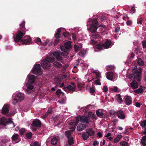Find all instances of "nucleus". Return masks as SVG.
Listing matches in <instances>:
<instances>
[{"mask_svg": "<svg viewBox=\"0 0 146 146\" xmlns=\"http://www.w3.org/2000/svg\"><path fill=\"white\" fill-rule=\"evenodd\" d=\"M100 79H98L95 81V84L96 85H100L101 84V82H100Z\"/></svg>", "mask_w": 146, "mask_h": 146, "instance_id": "47", "label": "nucleus"}, {"mask_svg": "<svg viewBox=\"0 0 146 146\" xmlns=\"http://www.w3.org/2000/svg\"><path fill=\"white\" fill-rule=\"evenodd\" d=\"M54 66L57 68H60L62 67V65L60 62L57 61H55L53 63Z\"/></svg>", "mask_w": 146, "mask_h": 146, "instance_id": "18", "label": "nucleus"}, {"mask_svg": "<svg viewBox=\"0 0 146 146\" xmlns=\"http://www.w3.org/2000/svg\"><path fill=\"white\" fill-rule=\"evenodd\" d=\"M25 131V128H22L21 129L19 130V133L20 135H22Z\"/></svg>", "mask_w": 146, "mask_h": 146, "instance_id": "42", "label": "nucleus"}, {"mask_svg": "<svg viewBox=\"0 0 146 146\" xmlns=\"http://www.w3.org/2000/svg\"><path fill=\"white\" fill-rule=\"evenodd\" d=\"M63 35L65 37L68 36L69 35V33L67 32H65L63 33Z\"/></svg>", "mask_w": 146, "mask_h": 146, "instance_id": "57", "label": "nucleus"}, {"mask_svg": "<svg viewBox=\"0 0 146 146\" xmlns=\"http://www.w3.org/2000/svg\"><path fill=\"white\" fill-rule=\"evenodd\" d=\"M137 63L139 66H143L144 64V62L141 59H138Z\"/></svg>", "mask_w": 146, "mask_h": 146, "instance_id": "40", "label": "nucleus"}, {"mask_svg": "<svg viewBox=\"0 0 146 146\" xmlns=\"http://www.w3.org/2000/svg\"><path fill=\"white\" fill-rule=\"evenodd\" d=\"M103 110L102 109H99L97 110L96 111L97 115L100 117H103V115H104L103 113Z\"/></svg>", "mask_w": 146, "mask_h": 146, "instance_id": "16", "label": "nucleus"}, {"mask_svg": "<svg viewBox=\"0 0 146 146\" xmlns=\"http://www.w3.org/2000/svg\"><path fill=\"white\" fill-rule=\"evenodd\" d=\"M60 34L59 33H56L55 35V36L56 38L58 39L60 38Z\"/></svg>", "mask_w": 146, "mask_h": 146, "instance_id": "61", "label": "nucleus"}, {"mask_svg": "<svg viewBox=\"0 0 146 146\" xmlns=\"http://www.w3.org/2000/svg\"><path fill=\"white\" fill-rule=\"evenodd\" d=\"M41 70L40 64H36L35 65L34 68L33 69L32 72L34 74L39 75L42 74Z\"/></svg>", "mask_w": 146, "mask_h": 146, "instance_id": "7", "label": "nucleus"}, {"mask_svg": "<svg viewBox=\"0 0 146 146\" xmlns=\"http://www.w3.org/2000/svg\"><path fill=\"white\" fill-rule=\"evenodd\" d=\"M84 84L81 83H79L78 84L77 87L79 88L83 87L84 86Z\"/></svg>", "mask_w": 146, "mask_h": 146, "instance_id": "51", "label": "nucleus"}, {"mask_svg": "<svg viewBox=\"0 0 146 146\" xmlns=\"http://www.w3.org/2000/svg\"><path fill=\"white\" fill-rule=\"evenodd\" d=\"M89 134V136H93L94 135L95 132L92 129L89 128L88 129L87 131Z\"/></svg>", "mask_w": 146, "mask_h": 146, "instance_id": "25", "label": "nucleus"}, {"mask_svg": "<svg viewBox=\"0 0 146 146\" xmlns=\"http://www.w3.org/2000/svg\"><path fill=\"white\" fill-rule=\"evenodd\" d=\"M10 141V139H9L8 138H3V139H2V140H1V142L2 143H3V144H5L6 143H7L9 142Z\"/></svg>", "mask_w": 146, "mask_h": 146, "instance_id": "32", "label": "nucleus"}, {"mask_svg": "<svg viewBox=\"0 0 146 146\" xmlns=\"http://www.w3.org/2000/svg\"><path fill=\"white\" fill-rule=\"evenodd\" d=\"M58 142V139L56 137H54L52 139L51 141V143L53 145H56Z\"/></svg>", "mask_w": 146, "mask_h": 146, "instance_id": "30", "label": "nucleus"}, {"mask_svg": "<svg viewBox=\"0 0 146 146\" xmlns=\"http://www.w3.org/2000/svg\"><path fill=\"white\" fill-rule=\"evenodd\" d=\"M65 135L67 138L72 137L71 136V133L69 131H66L65 132Z\"/></svg>", "mask_w": 146, "mask_h": 146, "instance_id": "33", "label": "nucleus"}, {"mask_svg": "<svg viewBox=\"0 0 146 146\" xmlns=\"http://www.w3.org/2000/svg\"><path fill=\"white\" fill-rule=\"evenodd\" d=\"M61 93H62L61 90L60 89H59L56 91L55 94L56 95L58 96Z\"/></svg>", "mask_w": 146, "mask_h": 146, "instance_id": "50", "label": "nucleus"}, {"mask_svg": "<svg viewBox=\"0 0 146 146\" xmlns=\"http://www.w3.org/2000/svg\"><path fill=\"white\" fill-rule=\"evenodd\" d=\"M55 60L54 58L52 56L46 57L44 60L41 62V65L42 67L44 69H48L50 66V62H54Z\"/></svg>", "mask_w": 146, "mask_h": 146, "instance_id": "4", "label": "nucleus"}, {"mask_svg": "<svg viewBox=\"0 0 146 146\" xmlns=\"http://www.w3.org/2000/svg\"><path fill=\"white\" fill-rule=\"evenodd\" d=\"M95 90L94 89V88L92 87H90V93L92 94H93Z\"/></svg>", "mask_w": 146, "mask_h": 146, "instance_id": "53", "label": "nucleus"}, {"mask_svg": "<svg viewBox=\"0 0 146 146\" xmlns=\"http://www.w3.org/2000/svg\"><path fill=\"white\" fill-rule=\"evenodd\" d=\"M32 133L31 132L27 133H26V137L29 139H31L32 137Z\"/></svg>", "mask_w": 146, "mask_h": 146, "instance_id": "36", "label": "nucleus"}, {"mask_svg": "<svg viewBox=\"0 0 146 146\" xmlns=\"http://www.w3.org/2000/svg\"><path fill=\"white\" fill-rule=\"evenodd\" d=\"M123 20H126V19H129V17L127 16V14H123Z\"/></svg>", "mask_w": 146, "mask_h": 146, "instance_id": "49", "label": "nucleus"}, {"mask_svg": "<svg viewBox=\"0 0 146 146\" xmlns=\"http://www.w3.org/2000/svg\"><path fill=\"white\" fill-rule=\"evenodd\" d=\"M142 72L141 68L139 67L137 70L135 71L134 73L135 75L133 74H130L129 78L131 80H137L139 82L141 80V72Z\"/></svg>", "mask_w": 146, "mask_h": 146, "instance_id": "5", "label": "nucleus"}, {"mask_svg": "<svg viewBox=\"0 0 146 146\" xmlns=\"http://www.w3.org/2000/svg\"><path fill=\"white\" fill-rule=\"evenodd\" d=\"M89 22L90 23H89L90 25V31L92 33L96 32L97 29L100 27H101L104 29V30L102 31V32H104L106 29V27L104 25H99L97 19H90Z\"/></svg>", "mask_w": 146, "mask_h": 146, "instance_id": "2", "label": "nucleus"}, {"mask_svg": "<svg viewBox=\"0 0 146 146\" xmlns=\"http://www.w3.org/2000/svg\"><path fill=\"white\" fill-rule=\"evenodd\" d=\"M88 115L89 117H91L92 119H96V115L92 112L88 113Z\"/></svg>", "mask_w": 146, "mask_h": 146, "instance_id": "34", "label": "nucleus"}, {"mask_svg": "<svg viewBox=\"0 0 146 146\" xmlns=\"http://www.w3.org/2000/svg\"><path fill=\"white\" fill-rule=\"evenodd\" d=\"M9 123H12L13 124V127H15V124L13 123V122L12 121V119L11 118H9L8 120V121L6 122V125L8 124Z\"/></svg>", "mask_w": 146, "mask_h": 146, "instance_id": "37", "label": "nucleus"}, {"mask_svg": "<svg viewBox=\"0 0 146 146\" xmlns=\"http://www.w3.org/2000/svg\"><path fill=\"white\" fill-rule=\"evenodd\" d=\"M106 17L104 15L101 16L100 18V19L102 21L106 19Z\"/></svg>", "mask_w": 146, "mask_h": 146, "instance_id": "59", "label": "nucleus"}, {"mask_svg": "<svg viewBox=\"0 0 146 146\" xmlns=\"http://www.w3.org/2000/svg\"><path fill=\"white\" fill-rule=\"evenodd\" d=\"M86 125L83 124H79L77 127V129L78 131H81L86 128Z\"/></svg>", "mask_w": 146, "mask_h": 146, "instance_id": "15", "label": "nucleus"}, {"mask_svg": "<svg viewBox=\"0 0 146 146\" xmlns=\"http://www.w3.org/2000/svg\"><path fill=\"white\" fill-rule=\"evenodd\" d=\"M142 43L143 46V48H145L146 47V41H143Z\"/></svg>", "mask_w": 146, "mask_h": 146, "instance_id": "62", "label": "nucleus"}, {"mask_svg": "<svg viewBox=\"0 0 146 146\" xmlns=\"http://www.w3.org/2000/svg\"><path fill=\"white\" fill-rule=\"evenodd\" d=\"M9 111V106L8 105H4L2 110V114L6 115Z\"/></svg>", "mask_w": 146, "mask_h": 146, "instance_id": "11", "label": "nucleus"}, {"mask_svg": "<svg viewBox=\"0 0 146 146\" xmlns=\"http://www.w3.org/2000/svg\"><path fill=\"white\" fill-rule=\"evenodd\" d=\"M114 142L115 143L119 142V135H117V137L114 139Z\"/></svg>", "mask_w": 146, "mask_h": 146, "instance_id": "58", "label": "nucleus"}, {"mask_svg": "<svg viewBox=\"0 0 146 146\" xmlns=\"http://www.w3.org/2000/svg\"><path fill=\"white\" fill-rule=\"evenodd\" d=\"M74 48L75 51L76 52H77L80 49L79 46L76 45H74Z\"/></svg>", "mask_w": 146, "mask_h": 146, "instance_id": "46", "label": "nucleus"}, {"mask_svg": "<svg viewBox=\"0 0 146 146\" xmlns=\"http://www.w3.org/2000/svg\"><path fill=\"white\" fill-rule=\"evenodd\" d=\"M86 52V51L85 50L82 49L79 52V54L80 56L83 57L84 56Z\"/></svg>", "mask_w": 146, "mask_h": 146, "instance_id": "29", "label": "nucleus"}, {"mask_svg": "<svg viewBox=\"0 0 146 146\" xmlns=\"http://www.w3.org/2000/svg\"><path fill=\"white\" fill-rule=\"evenodd\" d=\"M31 84L29 83L28 84L27 86V90L29 92L30 91H31V90L33 89L34 88V86Z\"/></svg>", "mask_w": 146, "mask_h": 146, "instance_id": "28", "label": "nucleus"}, {"mask_svg": "<svg viewBox=\"0 0 146 146\" xmlns=\"http://www.w3.org/2000/svg\"><path fill=\"white\" fill-rule=\"evenodd\" d=\"M141 125L142 127H146V120L143 121L141 123Z\"/></svg>", "mask_w": 146, "mask_h": 146, "instance_id": "48", "label": "nucleus"}, {"mask_svg": "<svg viewBox=\"0 0 146 146\" xmlns=\"http://www.w3.org/2000/svg\"><path fill=\"white\" fill-rule=\"evenodd\" d=\"M135 93L139 94H141L143 92V90L141 88H139L134 91Z\"/></svg>", "mask_w": 146, "mask_h": 146, "instance_id": "35", "label": "nucleus"}, {"mask_svg": "<svg viewBox=\"0 0 146 146\" xmlns=\"http://www.w3.org/2000/svg\"><path fill=\"white\" fill-rule=\"evenodd\" d=\"M90 118L88 115L81 116L79 115L75 117L72 122L70 123H72L74 126L73 127L75 129L76 128L75 126L78 124L79 121L84 123L87 124L90 121Z\"/></svg>", "mask_w": 146, "mask_h": 146, "instance_id": "3", "label": "nucleus"}, {"mask_svg": "<svg viewBox=\"0 0 146 146\" xmlns=\"http://www.w3.org/2000/svg\"><path fill=\"white\" fill-rule=\"evenodd\" d=\"M131 88L133 89H136L138 87V84L137 82L134 80L131 83Z\"/></svg>", "mask_w": 146, "mask_h": 146, "instance_id": "19", "label": "nucleus"}, {"mask_svg": "<svg viewBox=\"0 0 146 146\" xmlns=\"http://www.w3.org/2000/svg\"><path fill=\"white\" fill-rule=\"evenodd\" d=\"M41 125V121L38 119H35L32 122V125L35 127H40Z\"/></svg>", "mask_w": 146, "mask_h": 146, "instance_id": "10", "label": "nucleus"}, {"mask_svg": "<svg viewBox=\"0 0 146 146\" xmlns=\"http://www.w3.org/2000/svg\"><path fill=\"white\" fill-rule=\"evenodd\" d=\"M29 82L30 84H33L35 82L36 79L35 76L33 75H30L28 76Z\"/></svg>", "mask_w": 146, "mask_h": 146, "instance_id": "14", "label": "nucleus"}, {"mask_svg": "<svg viewBox=\"0 0 146 146\" xmlns=\"http://www.w3.org/2000/svg\"><path fill=\"white\" fill-rule=\"evenodd\" d=\"M141 143L142 145L144 146H146V141H144L142 139Z\"/></svg>", "mask_w": 146, "mask_h": 146, "instance_id": "63", "label": "nucleus"}, {"mask_svg": "<svg viewBox=\"0 0 146 146\" xmlns=\"http://www.w3.org/2000/svg\"><path fill=\"white\" fill-rule=\"evenodd\" d=\"M125 100L126 105H129L132 103V99L130 96H126L125 97Z\"/></svg>", "mask_w": 146, "mask_h": 146, "instance_id": "13", "label": "nucleus"}, {"mask_svg": "<svg viewBox=\"0 0 146 146\" xmlns=\"http://www.w3.org/2000/svg\"><path fill=\"white\" fill-rule=\"evenodd\" d=\"M106 68L107 70L110 71L111 72L113 73L115 68L114 66L108 65L106 67Z\"/></svg>", "mask_w": 146, "mask_h": 146, "instance_id": "20", "label": "nucleus"}, {"mask_svg": "<svg viewBox=\"0 0 146 146\" xmlns=\"http://www.w3.org/2000/svg\"><path fill=\"white\" fill-rule=\"evenodd\" d=\"M35 42L39 45L41 44V39L39 38H37L36 39Z\"/></svg>", "mask_w": 146, "mask_h": 146, "instance_id": "44", "label": "nucleus"}, {"mask_svg": "<svg viewBox=\"0 0 146 146\" xmlns=\"http://www.w3.org/2000/svg\"><path fill=\"white\" fill-rule=\"evenodd\" d=\"M106 73V77L109 80H112L114 75V73L111 72H107Z\"/></svg>", "mask_w": 146, "mask_h": 146, "instance_id": "17", "label": "nucleus"}, {"mask_svg": "<svg viewBox=\"0 0 146 146\" xmlns=\"http://www.w3.org/2000/svg\"><path fill=\"white\" fill-rule=\"evenodd\" d=\"M110 115L112 116L113 117H115L116 116V114L117 116L119 117V111H118L117 113L113 110H111L110 111Z\"/></svg>", "mask_w": 146, "mask_h": 146, "instance_id": "21", "label": "nucleus"}, {"mask_svg": "<svg viewBox=\"0 0 146 146\" xmlns=\"http://www.w3.org/2000/svg\"><path fill=\"white\" fill-rule=\"evenodd\" d=\"M71 84L72 86L69 85L66 87L64 86L63 87L64 90L66 91H74L76 88L75 83L74 82H72Z\"/></svg>", "mask_w": 146, "mask_h": 146, "instance_id": "9", "label": "nucleus"}, {"mask_svg": "<svg viewBox=\"0 0 146 146\" xmlns=\"http://www.w3.org/2000/svg\"><path fill=\"white\" fill-rule=\"evenodd\" d=\"M89 134L87 131L83 133L82 137L84 140H86L89 138Z\"/></svg>", "mask_w": 146, "mask_h": 146, "instance_id": "22", "label": "nucleus"}, {"mask_svg": "<svg viewBox=\"0 0 146 146\" xmlns=\"http://www.w3.org/2000/svg\"><path fill=\"white\" fill-rule=\"evenodd\" d=\"M72 38L74 40H75L76 39V35L75 33H73L72 34Z\"/></svg>", "mask_w": 146, "mask_h": 146, "instance_id": "60", "label": "nucleus"}, {"mask_svg": "<svg viewBox=\"0 0 146 146\" xmlns=\"http://www.w3.org/2000/svg\"><path fill=\"white\" fill-rule=\"evenodd\" d=\"M125 118V116L123 111L121 110H119V118L123 119Z\"/></svg>", "mask_w": 146, "mask_h": 146, "instance_id": "24", "label": "nucleus"}, {"mask_svg": "<svg viewBox=\"0 0 146 146\" xmlns=\"http://www.w3.org/2000/svg\"><path fill=\"white\" fill-rule=\"evenodd\" d=\"M64 45L67 50L70 49L71 47V42L70 41H68L65 43Z\"/></svg>", "mask_w": 146, "mask_h": 146, "instance_id": "26", "label": "nucleus"}, {"mask_svg": "<svg viewBox=\"0 0 146 146\" xmlns=\"http://www.w3.org/2000/svg\"><path fill=\"white\" fill-rule=\"evenodd\" d=\"M120 145L121 146H128V143L125 141H122L120 143Z\"/></svg>", "mask_w": 146, "mask_h": 146, "instance_id": "39", "label": "nucleus"}, {"mask_svg": "<svg viewBox=\"0 0 146 146\" xmlns=\"http://www.w3.org/2000/svg\"><path fill=\"white\" fill-rule=\"evenodd\" d=\"M53 55L58 61H60L62 59V57L58 52H54L53 53Z\"/></svg>", "mask_w": 146, "mask_h": 146, "instance_id": "12", "label": "nucleus"}, {"mask_svg": "<svg viewBox=\"0 0 146 146\" xmlns=\"http://www.w3.org/2000/svg\"><path fill=\"white\" fill-rule=\"evenodd\" d=\"M95 73L96 74V79H97L100 77H101V74L100 73L98 72H96Z\"/></svg>", "mask_w": 146, "mask_h": 146, "instance_id": "56", "label": "nucleus"}, {"mask_svg": "<svg viewBox=\"0 0 146 146\" xmlns=\"http://www.w3.org/2000/svg\"><path fill=\"white\" fill-rule=\"evenodd\" d=\"M7 119L3 117L0 118V124L3 125L4 126L6 125V122Z\"/></svg>", "mask_w": 146, "mask_h": 146, "instance_id": "23", "label": "nucleus"}, {"mask_svg": "<svg viewBox=\"0 0 146 146\" xmlns=\"http://www.w3.org/2000/svg\"><path fill=\"white\" fill-rule=\"evenodd\" d=\"M130 11L132 13H134L135 12V8L134 7L132 6Z\"/></svg>", "mask_w": 146, "mask_h": 146, "instance_id": "64", "label": "nucleus"}, {"mask_svg": "<svg viewBox=\"0 0 146 146\" xmlns=\"http://www.w3.org/2000/svg\"><path fill=\"white\" fill-rule=\"evenodd\" d=\"M60 117L58 115H56L54 117L53 116L52 117V118L54 122L60 119Z\"/></svg>", "mask_w": 146, "mask_h": 146, "instance_id": "43", "label": "nucleus"}, {"mask_svg": "<svg viewBox=\"0 0 146 146\" xmlns=\"http://www.w3.org/2000/svg\"><path fill=\"white\" fill-rule=\"evenodd\" d=\"M99 40H91V43L92 45H94L95 44H96L97 42Z\"/></svg>", "mask_w": 146, "mask_h": 146, "instance_id": "54", "label": "nucleus"}, {"mask_svg": "<svg viewBox=\"0 0 146 146\" xmlns=\"http://www.w3.org/2000/svg\"><path fill=\"white\" fill-rule=\"evenodd\" d=\"M111 44V42L108 40L103 44H97L96 46V48L99 50H101L104 48H108L110 47Z\"/></svg>", "mask_w": 146, "mask_h": 146, "instance_id": "6", "label": "nucleus"}, {"mask_svg": "<svg viewBox=\"0 0 146 146\" xmlns=\"http://www.w3.org/2000/svg\"><path fill=\"white\" fill-rule=\"evenodd\" d=\"M19 137V136L18 134L15 133L12 136L11 139L13 140L16 141L18 139Z\"/></svg>", "mask_w": 146, "mask_h": 146, "instance_id": "31", "label": "nucleus"}, {"mask_svg": "<svg viewBox=\"0 0 146 146\" xmlns=\"http://www.w3.org/2000/svg\"><path fill=\"white\" fill-rule=\"evenodd\" d=\"M60 48L61 50L64 52H66L67 50L66 48L64 45V46L61 45L60 46Z\"/></svg>", "mask_w": 146, "mask_h": 146, "instance_id": "41", "label": "nucleus"}, {"mask_svg": "<svg viewBox=\"0 0 146 146\" xmlns=\"http://www.w3.org/2000/svg\"><path fill=\"white\" fill-rule=\"evenodd\" d=\"M101 36L98 35H96L93 36V37L94 39H98L99 38H100Z\"/></svg>", "mask_w": 146, "mask_h": 146, "instance_id": "52", "label": "nucleus"}, {"mask_svg": "<svg viewBox=\"0 0 146 146\" xmlns=\"http://www.w3.org/2000/svg\"><path fill=\"white\" fill-rule=\"evenodd\" d=\"M24 98V94L20 93L16 95L15 98L13 99L14 101L13 103L14 105L15 104L18 102L22 101Z\"/></svg>", "mask_w": 146, "mask_h": 146, "instance_id": "8", "label": "nucleus"}, {"mask_svg": "<svg viewBox=\"0 0 146 146\" xmlns=\"http://www.w3.org/2000/svg\"><path fill=\"white\" fill-rule=\"evenodd\" d=\"M68 145L70 146L72 145L74 143L73 137H72L68 138Z\"/></svg>", "mask_w": 146, "mask_h": 146, "instance_id": "27", "label": "nucleus"}, {"mask_svg": "<svg viewBox=\"0 0 146 146\" xmlns=\"http://www.w3.org/2000/svg\"><path fill=\"white\" fill-rule=\"evenodd\" d=\"M61 82V80L60 78H57L56 80L55 83V84L59 85Z\"/></svg>", "mask_w": 146, "mask_h": 146, "instance_id": "38", "label": "nucleus"}, {"mask_svg": "<svg viewBox=\"0 0 146 146\" xmlns=\"http://www.w3.org/2000/svg\"><path fill=\"white\" fill-rule=\"evenodd\" d=\"M103 91L104 92H106L108 91V88L106 86H104L103 88Z\"/></svg>", "mask_w": 146, "mask_h": 146, "instance_id": "55", "label": "nucleus"}, {"mask_svg": "<svg viewBox=\"0 0 146 146\" xmlns=\"http://www.w3.org/2000/svg\"><path fill=\"white\" fill-rule=\"evenodd\" d=\"M30 146H40L37 141H35L30 144Z\"/></svg>", "mask_w": 146, "mask_h": 146, "instance_id": "45", "label": "nucleus"}, {"mask_svg": "<svg viewBox=\"0 0 146 146\" xmlns=\"http://www.w3.org/2000/svg\"><path fill=\"white\" fill-rule=\"evenodd\" d=\"M25 21H23L20 24L19 30L16 36L14 35L13 37L15 42L20 41L22 44L29 45L32 43L31 37L30 36H25L22 39V38L25 34L26 29L25 27Z\"/></svg>", "mask_w": 146, "mask_h": 146, "instance_id": "1", "label": "nucleus"}]
</instances>
